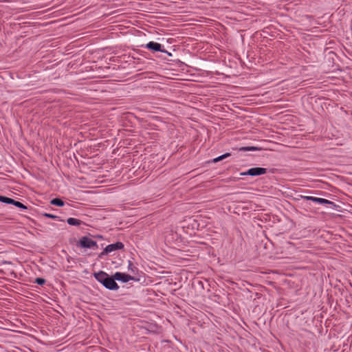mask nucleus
I'll return each mask as SVG.
<instances>
[{
	"mask_svg": "<svg viewBox=\"0 0 352 352\" xmlns=\"http://www.w3.org/2000/svg\"><path fill=\"white\" fill-rule=\"evenodd\" d=\"M95 278L102 283L107 289L117 290L119 287L114 280V277H110L106 272L100 271L94 274Z\"/></svg>",
	"mask_w": 352,
	"mask_h": 352,
	"instance_id": "f257e3e1",
	"label": "nucleus"
},
{
	"mask_svg": "<svg viewBox=\"0 0 352 352\" xmlns=\"http://www.w3.org/2000/svg\"><path fill=\"white\" fill-rule=\"evenodd\" d=\"M124 248V245L121 242H116V243L108 245L104 250L100 253V256L111 253L118 250H121Z\"/></svg>",
	"mask_w": 352,
	"mask_h": 352,
	"instance_id": "f03ea898",
	"label": "nucleus"
},
{
	"mask_svg": "<svg viewBox=\"0 0 352 352\" xmlns=\"http://www.w3.org/2000/svg\"><path fill=\"white\" fill-rule=\"evenodd\" d=\"M267 173V169L261 167H255L250 168L246 172L241 173L240 175L242 176L245 175H250V176H258L265 174Z\"/></svg>",
	"mask_w": 352,
	"mask_h": 352,
	"instance_id": "7ed1b4c3",
	"label": "nucleus"
},
{
	"mask_svg": "<svg viewBox=\"0 0 352 352\" xmlns=\"http://www.w3.org/2000/svg\"><path fill=\"white\" fill-rule=\"evenodd\" d=\"M80 245L82 247V248H97V243L92 240L91 239L89 238V237H87V236H84L82 237L80 240Z\"/></svg>",
	"mask_w": 352,
	"mask_h": 352,
	"instance_id": "20e7f679",
	"label": "nucleus"
},
{
	"mask_svg": "<svg viewBox=\"0 0 352 352\" xmlns=\"http://www.w3.org/2000/svg\"><path fill=\"white\" fill-rule=\"evenodd\" d=\"M113 277L115 280H117L123 283H127L129 280L134 279L131 276L122 272H116Z\"/></svg>",
	"mask_w": 352,
	"mask_h": 352,
	"instance_id": "39448f33",
	"label": "nucleus"
},
{
	"mask_svg": "<svg viewBox=\"0 0 352 352\" xmlns=\"http://www.w3.org/2000/svg\"><path fill=\"white\" fill-rule=\"evenodd\" d=\"M304 199L306 200H310L318 204H333V203L329 200L323 198L311 197V196H305Z\"/></svg>",
	"mask_w": 352,
	"mask_h": 352,
	"instance_id": "423d86ee",
	"label": "nucleus"
},
{
	"mask_svg": "<svg viewBox=\"0 0 352 352\" xmlns=\"http://www.w3.org/2000/svg\"><path fill=\"white\" fill-rule=\"evenodd\" d=\"M155 52H162V53L166 54L168 56H172L171 53L167 49L165 48L164 45H162V44L158 43H155Z\"/></svg>",
	"mask_w": 352,
	"mask_h": 352,
	"instance_id": "0eeeda50",
	"label": "nucleus"
},
{
	"mask_svg": "<svg viewBox=\"0 0 352 352\" xmlns=\"http://www.w3.org/2000/svg\"><path fill=\"white\" fill-rule=\"evenodd\" d=\"M67 222L69 225L71 226H80V221L79 219L70 217L67 219Z\"/></svg>",
	"mask_w": 352,
	"mask_h": 352,
	"instance_id": "6e6552de",
	"label": "nucleus"
},
{
	"mask_svg": "<svg viewBox=\"0 0 352 352\" xmlns=\"http://www.w3.org/2000/svg\"><path fill=\"white\" fill-rule=\"evenodd\" d=\"M0 201L6 204H13L14 203V199L0 195Z\"/></svg>",
	"mask_w": 352,
	"mask_h": 352,
	"instance_id": "1a4fd4ad",
	"label": "nucleus"
},
{
	"mask_svg": "<svg viewBox=\"0 0 352 352\" xmlns=\"http://www.w3.org/2000/svg\"><path fill=\"white\" fill-rule=\"evenodd\" d=\"M52 205L58 206H64V201L60 199L55 198L52 199L50 202Z\"/></svg>",
	"mask_w": 352,
	"mask_h": 352,
	"instance_id": "9d476101",
	"label": "nucleus"
},
{
	"mask_svg": "<svg viewBox=\"0 0 352 352\" xmlns=\"http://www.w3.org/2000/svg\"><path fill=\"white\" fill-rule=\"evenodd\" d=\"M257 150H260V148L255 147V146H244V147H241L240 148V151H257Z\"/></svg>",
	"mask_w": 352,
	"mask_h": 352,
	"instance_id": "9b49d317",
	"label": "nucleus"
},
{
	"mask_svg": "<svg viewBox=\"0 0 352 352\" xmlns=\"http://www.w3.org/2000/svg\"><path fill=\"white\" fill-rule=\"evenodd\" d=\"M230 155V153H226L221 156H219L213 160V162H218Z\"/></svg>",
	"mask_w": 352,
	"mask_h": 352,
	"instance_id": "f8f14e48",
	"label": "nucleus"
},
{
	"mask_svg": "<svg viewBox=\"0 0 352 352\" xmlns=\"http://www.w3.org/2000/svg\"><path fill=\"white\" fill-rule=\"evenodd\" d=\"M13 205L16 206L18 208H22V209L27 208V207L25 206H24L22 203L15 201V200H14V203L13 204Z\"/></svg>",
	"mask_w": 352,
	"mask_h": 352,
	"instance_id": "ddd939ff",
	"label": "nucleus"
},
{
	"mask_svg": "<svg viewBox=\"0 0 352 352\" xmlns=\"http://www.w3.org/2000/svg\"><path fill=\"white\" fill-rule=\"evenodd\" d=\"M35 283L40 285H42L45 283V279L41 278H36L35 280Z\"/></svg>",
	"mask_w": 352,
	"mask_h": 352,
	"instance_id": "4468645a",
	"label": "nucleus"
},
{
	"mask_svg": "<svg viewBox=\"0 0 352 352\" xmlns=\"http://www.w3.org/2000/svg\"><path fill=\"white\" fill-rule=\"evenodd\" d=\"M147 47L151 49V50H154V42L153 41H151L149 42L148 44H147Z\"/></svg>",
	"mask_w": 352,
	"mask_h": 352,
	"instance_id": "2eb2a0df",
	"label": "nucleus"
},
{
	"mask_svg": "<svg viewBox=\"0 0 352 352\" xmlns=\"http://www.w3.org/2000/svg\"><path fill=\"white\" fill-rule=\"evenodd\" d=\"M45 217H49V218H51V219H56L57 217L54 215V214H48V213H45L43 214Z\"/></svg>",
	"mask_w": 352,
	"mask_h": 352,
	"instance_id": "dca6fc26",
	"label": "nucleus"
},
{
	"mask_svg": "<svg viewBox=\"0 0 352 352\" xmlns=\"http://www.w3.org/2000/svg\"><path fill=\"white\" fill-rule=\"evenodd\" d=\"M134 266L133 263L129 261V269L131 270L132 272H134L133 270Z\"/></svg>",
	"mask_w": 352,
	"mask_h": 352,
	"instance_id": "f3484780",
	"label": "nucleus"
}]
</instances>
